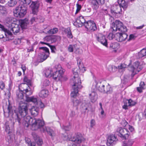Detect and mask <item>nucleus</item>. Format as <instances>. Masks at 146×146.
Masks as SVG:
<instances>
[{"instance_id":"f257e3e1","label":"nucleus","mask_w":146,"mask_h":146,"mask_svg":"<svg viewBox=\"0 0 146 146\" xmlns=\"http://www.w3.org/2000/svg\"><path fill=\"white\" fill-rule=\"evenodd\" d=\"M8 102V105L7 106V111L5 112L3 110L4 116L6 118L11 116L15 119L16 122H18L19 125H20L22 118L26 116L28 114L29 105L25 103L20 104L19 111H18L15 110L9 100Z\"/></svg>"},{"instance_id":"f03ea898","label":"nucleus","mask_w":146,"mask_h":146,"mask_svg":"<svg viewBox=\"0 0 146 146\" xmlns=\"http://www.w3.org/2000/svg\"><path fill=\"white\" fill-rule=\"evenodd\" d=\"M23 118V125L24 128L26 129H27L30 125H31V129L32 130H36L38 129L40 124L41 125L43 124L42 120L35 118L33 119L29 115H26Z\"/></svg>"},{"instance_id":"7ed1b4c3","label":"nucleus","mask_w":146,"mask_h":146,"mask_svg":"<svg viewBox=\"0 0 146 146\" xmlns=\"http://www.w3.org/2000/svg\"><path fill=\"white\" fill-rule=\"evenodd\" d=\"M20 86H24L27 87L26 89H24V93L25 94V100L28 102H32L35 104H37V100L34 97H29V96L32 94V90L33 89L32 83H23L21 84Z\"/></svg>"},{"instance_id":"20e7f679","label":"nucleus","mask_w":146,"mask_h":146,"mask_svg":"<svg viewBox=\"0 0 146 146\" xmlns=\"http://www.w3.org/2000/svg\"><path fill=\"white\" fill-rule=\"evenodd\" d=\"M30 2V0H21V1L20 2V4L13 11L15 16L17 17H23L27 13V6Z\"/></svg>"},{"instance_id":"39448f33","label":"nucleus","mask_w":146,"mask_h":146,"mask_svg":"<svg viewBox=\"0 0 146 146\" xmlns=\"http://www.w3.org/2000/svg\"><path fill=\"white\" fill-rule=\"evenodd\" d=\"M55 67L56 68L57 70L53 73L52 75L53 79L56 81H66L68 78L66 76L63 77L62 76L65 72V70L61 68L60 65L56 66Z\"/></svg>"},{"instance_id":"423d86ee","label":"nucleus","mask_w":146,"mask_h":146,"mask_svg":"<svg viewBox=\"0 0 146 146\" xmlns=\"http://www.w3.org/2000/svg\"><path fill=\"white\" fill-rule=\"evenodd\" d=\"M0 28L2 29L5 33L10 35H12V33L14 34L18 33L20 30V27L19 25L15 23L12 24L11 26L9 27L8 30L5 28L3 25L0 24Z\"/></svg>"},{"instance_id":"0eeeda50","label":"nucleus","mask_w":146,"mask_h":146,"mask_svg":"<svg viewBox=\"0 0 146 146\" xmlns=\"http://www.w3.org/2000/svg\"><path fill=\"white\" fill-rule=\"evenodd\" d=\"M143 68L142 64L139 63L138 61L135 62L133 65L128 66V70L132 72L131 75L133 76L139 72Z\"/></svg>"},{"instance_id":"6e6552de","label":"nucleus","mask_w":146,"mask_h":146,"mask_svg":"<svg viewBox=\"0 0 146 146\" xmlns=\"http://www.w3.org/2000/svg\"><path fill=\"white\" fill-rule=\"evenodd\" d=\"M68 139L76 143L70 144L69 145V146H80V144L85 140V139L82 137V134L80 133H77L74 136L69 138Z\"/></svg>"},{"instance_id":"1a4fd4ad","label":"nucleus","mask_w":146,"mask_h":146,"mask_svg":"<svg viewBox=\"0 0 146 146\" xmlns=\"http://www.w3.org/2000/svg\"><path fill=\"white\" fill-rule=\"evenodd\" d=\"M111 30L114 32L118 30L122 32H125L127 31V28L123 25L122 23L120 21L117 20L114 23L113 26L111 27Z\"/></svg>"},{"instance_id":"9d476101","label":"nucleus","mask_w":146,"mask_h":146,"mask_svg":"<svg viewBox=\"0 0 146 146\" xmlns=\"http://www.w3.org/2000/svg\"><path fill=\"white\" fill-rule=\"evenodd\" d=\"M82 87L81 83H74L72 87L73 91L70 94L72 99L76 98V97L77 96L78 94L79 90L81 89Z\"/></svg>"},{"instance_id":"9b49d317","label":"nucleus","mask_w":146,"mask_h":146,"mask_svg":"<svg viewBox=\"0 0 146 146\" xmlns=\"http://www.w3.org/2000/svg\"><path fill=\"white\" fill-rule=\"evenodd\" d=\"M116 134L121 138L126 139L128 138L129 132L125 128L119 127L117 129Z\"/></svg>"},{"instance_id":"f8f14e48","label":"nucleus","mask_w":146,"mask_h":146,"mask_svg":"<svg viewBox=\"0 0 146 146\" xmlns=\"http://www.w3.org/2000/svg\"><path fill=\"white\" fill-rule=\"evenodd\" d=\"M42 121L43 124L41 125L40 124V126H39L38 129H40V131L42 133H45L47 132L48 134L50 136L52 137L54 135V131L50 127L44 126V122L42 120Z\"/></svg>"},{"instance_id":"ddd939ff","label":"nucleus","mask_w":146,"mask_h":146,"mask_svg":"<svg viewBox=\"0 0 146 146\" xmlns=\"http://www.w3.org/2000/svg\"><path fill=\"white\" fill-rule=\"evenodd\" d=\"M85 27L90 32H93L97 30L96 25L93 21H88L84 24Z\"/></svg>"},{"instance_id":"4468645a","label":"nucleus","mask_w":146,"mask_h":146,"mask_svg":"<svg viewBox=\"0 0 146 146\" xmlns=\"http://www.w3.org/2000/svg\"><path fill=\"white\" fill-rule=\"evenodd\" d=\"M110 11L112 15L115 16L117 14L121 13V9L120 5H114L111 6Z\"/></svg>"},{"instance_id":"2eb2a0df","label":"nucleus","mask_w":146,"mask_h":146,"mask_svg":"<svg viewBox=\"0 0 146 146\" xmlns=\"http://www.w3.org/2000/svg\"><path fill=\"white\" fill-rule=\"evenodd\" d=\"M105 0H91V4L92 8L97 10L99 7L100 5H103L104 4Z\"/></svg>"},{"instance_id":"dca6fc26","label":"nucleus","mask_w":146,"mask_h":146,"mask_svg":"<svg viewBox=\"0 0 146 146\" xmlns=\"http://www.w3.org/2000/svg\"><path fill=\"white\" fill-rule=\"evenodd\" d=\"M86 23L84 17L81 16L76 19L74 23V25L76 27H81Z\"/></svg>"},{"instance_id":"f3484780","label":"nucleus","mask_w":146,"mask_h":146,"mask_svg":"<svg viewBox=\"0 0 146 146\" xmlns=\"http://www.w3.org/2000/svg\"><path fill=\"white\" fill-rule=\"evenodd\" d=\"M124 105L123 106V108L125 110L128 109L129 106H135L136 103L131 99L127 100L124 102Z\"/></svg>"},{"instance_id":"a211bd4d","label":"nucleus","mask_w":146,"mask_h":146,"mask_svg":"<svg viewBox=\"0 0 146 146\" xmlns=\"http://www.w3.org/2000/svg\"><path fill=\"white\" fill-rule=\"evenodd\" d=\"M117 140L116 136L113 134L110 135L107 139V145L108 146L112 145L115 143V142Z\"/></svg>"},{"instance_id":"6ab92c4d","label":"nucleus","mask_w":146,"mask_h":146,"mask_svg":"<svg viewBox=\"0 0 146 146\" xmlns=\"http://www.w3.org/2000/svg\"><path fill=\"white\" fill-rule=\"evenodd\" d=\"M96 38L97 40L103 45L107 46L108 45L107 40L104 36L101 34H99L97 36Z\"/></svg>"},{"instance_id":"aec40b11","label":"nucleus","mask_w":146,"mask_h":146,"mask_svg":"<svg viewBox=\"0 0 146 146\" xmlns=\"http://www.w3.org/2000/svg\"><path fill=\"white\" fill-rule=\"evenodd\" d=\"M89 98L90 101L92 103L95 102L98 99V95L96 92V90L94 89L93 91L89 94Z\"/></svg>"},{"instance_id":"412c9836","label":"nucleus","mask_w":146,"mask_h":146,"mask_svg":"<svg viewBox=\"0 0 146 146\" xmlns=\"http://www.w3.org/2000/svg\"><path fill=\"white\" fill-rule=\"evenodd\" d=\"M32 135L37 144L39 146H41L43 143L42 139L40 138L39 136L35 132H32Z\"/></svg>"},{"instance_id":"4be33fe9","label":"nucleus","mask_w":146,"mask_h":146,"mask_svg":"<svg viewBox=\"0 0 146 146\" xmlns=\"http://www.w3.org/2000/svg\"><path fill=\"white\" fill-rule=\"evenodd\" d=\"M31 7H32L33 13L34 15H36L39 7L38 2L33 1L31 5Z\"/></svg>"},{"instance_id":"5701e85b","label":"nucleus","mask_w":146,"mask_h":146,"mask_svg":"<svg viewBox=\"0 0 146 146\" xmlns=\"http://www.w3.org/2000/svg\"><path fill=\"white\" fill-rule=\"evenodd\" d=\"M40 49H42L45 52V53L42 57H41V62H42L45 60L49 56V52L48 49L46 47H42L39 48Z\"/></svg>"},{"instance_id":"b1692460","label":"nucleus","mask_w":146,"mask_h":146,"mask_svg":"<svg viewBox=\"0 0 146 146\" xmlns=\"http://www.w3.org/2000/svg\"><path fill=\"white\" fill-rule=\"evenodd\" d=\"M105 85L102 83H96L94 85H93L92 88L96 87L99 91L103 92L105 91Z\"/></svg>"},{"instance_id":"393cba45","label":"nucleus","mask_w":146,"mask_h":146,"mask_svg":"<svg viewBox=\"0 0 146 146\" xmlns=\"http://www.w3.org/2000/svg\"><path fill=\"white\" fill-rule=\"evenodd\" d=\"M129 1V0H118V2L121 7L125 10L128 7Z\"/></svg>"},{"instance_id":"a878e982","label":"nucleus","mask_w":146,"mask_h":146,"mask_svg":"<svg viewBox=\"0 0 146 146\" xmlns=\"http://www.w3.org/2000/svg\"><path fill=\"white\" fill-rule=\"evenodd\" d=\"M30 111L32 115L36 116L38 114V108L36 106H33L30 109Z\"/></svg>"},{"instance_id":"bb28decb","label":"nucleus","mask_w":146,"mask_h":146,"mask_svg":"<svg viewBox=\"0 0 146 146\" xmlns=\"http://www.w3.org/2000/svg\"><path fill=\"white\" fill-rule=\"evenodd\" d=\"M19 22L20 24V26L23 29H26L29 24L28 20L27 19L20 20Z\"/></svg>"},{"instance_id":"cd10ccee","label":"nucleus","mask_w":146,"mask_h":146,"mask_svg":"<svg viewBox=\"0 0 146 146\" xmlns=\"http://www.w3.org/2000/svg\"><path fill=\"white\" fill-rule=\"evenodd\" d=\"M48 95V91L46 89H42L39 92V96L40 98H44L47 97Z\"/></svg>"},{"instance_id":"c85d7f7f","label":"nucleus","mask_w":146,"mask_h":146,"mask_svg":"<svg viewBox=\"0 0 146 146\" xmlns=\"http://www.w3.org/2000/svg\"><path fill=\"white\" fill-rule=\"evenodd\" d=\"M77 64L79 68H82L81 70L82 72H84L86 70L85 67L83 66V65L82 62V60L80 58H77Z\"/></svg>"},{"instance_id":"c756f323","label":"nucleus","mask_w":146,"mask_h":146,"mask_svg":"<svg viewBox=\"0 0 146 146\" xmlns=\"http://www.w3.org/2000/svg\"><path fill=\"white\" fill-rule=\"evenodd\" d=\"M24 91L23 90H20L19 89L17 90L16 92V95L18 100L23 99L24 97Z\"/></svg>"},{"instance_id":"7c9ffc66","label":"nucleus","mask_w":146,"mask_h":146,"mask_svg":"<svg viewBox=\"0 0 146 146\" xmlns=\"http://www.w3.org/2000/svg\"><path fill=\"white\" fill-rule=\"evenodd\" d=\"M14 19L10 17H7L5 19L6 23L9 25V27L12 24H15V22L14 21Z\"/></svg>"},{"instance_id":"2f4dec72","label":"nucleus","mask_w":146,"mask_h":146,"mask_svg":"<svg viewBox=\"0 0 146 146\" xmlns=\"http://www.w3.org/2000/svg\"><path fill=\"white\" fill-rule=\"evenodd\" d=\"M52 72V69L51 68H49L46 69L44 71L45 76L46 77H51L52 76L51 73Z\"/></svg>"},{"instance_id":"473e14b6","label":"nucleus","mask_w":146,"mask_h":146,"mask_svg":"<svg viewBox=\"0 0 146 146\" xmlns=\"http://www.w3.org/2000/svg\"><path fill=\"white\" fill-rule=\"evenodd\" d=\"M136 88L138 92L140 93H141L142 92V90L146 88L145 83H140L139 86Z\"/></svg>"},{"instance_id":"72a5a7b5","label":"nucleus","mask_w":146,"mask_h":146,"mask_svg":"<svg viewBox=\"0 0 146 146\" xmlns=\"http://www.w3.org/2000/svg\"><path fill=\"white\" fill-rule=\"evenodd\" d=\"M138 55L139 57L142 58L146 57V49L143 48L142 49L139 53Z\"/></svg>"},{"instance_id":"f704fd0d","label":"nucleus","mask_w":146,"mask_h":146,"mask_svg":"<svg viewBox=\"0 0 146 146\" xmlns=\"http://www.w3.org/2000/svg\"><path fill=\"white\" fill-rule=\"evenodd\" d=\"M82 68H79V67L74 68L72 70V72L74 76H78L79 74L80 73V69L81 70ZM81 71L82 70H80Z\"/></svg>"},{"instance_id":"c9c22d12","label":"nucleus","mask_w":146,"mask_h":146,"mask_svg":"<svg viewBox=\"0 0 146 146\" xmlns=\"http://www.w3.org/2000/svg\"><path fill=\"white\" fill-rule=\"evenodd\" d=\"M106 85L105 88V91L104 92L107 94H110L112 92V89L108 83Z\"/></svg>"},{"instance_id":"e433bc0d","label":"nucleus","mask_w":146,"mask_h":146,"mask_svg":"<svg viewBox=\"0 0 146 146\" xmlns=\"http://www.w3.org/2000/svg\"><path fill=\"white\" fill-rule=\"evenodd\" d=\"M90 105L89 104H84L83 103L82 105L83 110L84 111V112L88 113L89 111V106Z\"/></svg>"},{"instance_id":"4c0bfd02","label":"nucleus","mask_w":146,"mask_h":146,"mask_svg":"<svg viewBox=\"0 0 146 146\" xmlns=\"http://www.w3.org/2000/svg\"><path fill=\"white\" fill-rule=\"evenodd\" d=\"M127 65L125 64H121L119 65L118 66V69L120 72H122L126 68Z\"/></svg>"},{"instance_id":"58836bf2","label":"nucleus","mask_w":146,"mask_h":146,"mask_svg":"<svg viewBox=\"0 0 146 146\" xmlns=\"http://www.w3.org/2000/svg\"><path fill=\"white\" fill-rule=\"evenodd\" d=\"M71 80L72 81L74 82H81V81H83V80H81L80 77L78 76H74Z\"/></svg>"},{"instance_id":"ea45409f","label":"nucleus","mask_w":146,"mask_h":146,"mask_svg":"<svg viewBox=\"0 0 146 146\" xmlns=\"http://www.w3.org/2000/svg\"><path fill=\"white\" fill-rule=\"evenodd\" d=\"M133 142V141L132 139H129L127 142H124L123 144V146H131Z\"/></svg>"},{"instance_id":"a19ab883","label":"nucleus","mask_w":146,"mask_h":146,"mask_svg":"<svg viewBox=\"0 0 146 146\" xmlns=\"http://www.w3.org/2000/svg\"><path fill=\"white\" fill-rule=\"evenodd\" d=\"M7 13L6 9L3 6H1L0 7V14L5 15Z\"/></svg>"},{"instance_id":"79ce46f5","label":"nucleus","mask_w":146,"mask_h":146,"mask_svg":"<svg viewBox=\"0 0 146 146\" xmlns=\"http://www.w3.org/2000/svg\"><path fill=\"white\" fill-rule=\"evenodd\" d=\"M128 35L125 32L121 33V42L125 40L127 38Z\"/></svg>"},{"instance_id":"37998d69","label":"nucleus","mask_w":146,"mask_h":146,"mask_svg":"<svg viewBox=\"0 0 146 146\" xmlns=\"http://www.w3.org/2000/svg\"><path fill=\"white\" fill-rule=\"evenodd\" d=\"M58 31V29L57 28H55L49 30L47 32V33L49 34H53L56 33Z\"/></svg>"},{"instance_id":"c03bdc74","label":"nucleus","mask_w":146,"mask_h":146,"mask_svg":"<svg viewBox=\"0 0 146 146\" xmlns=\"http://www.w3.org/2000/svg\"><path fill=\"white\" fill-rule=\"evenodd\" d=\"M74 106H78L81 103V101L76 99V98L72 99Z\"/></svg>"},{"instance_id":"a18cd8bd","label":"nucleus","mask_w":146,"mask_h":146,"mask_svg":"<svg viewBox=\"0 0 146 146\" xmlns=\"http://www.w3.org/2000/svg\"><path fill=\"white\" fill-rule=\"evenodd\" d=\"M76 45H70L68 47V51L70 52H72L73 50H74V48L76 47Z\"/></svg>"},{"instance_id":"49530a36","label":"nucleus","mask_w":146,"mask_h":146,"mask_svg":"<svg viewBox=\"0 0 146 146\" xmlns=\"http://www.w3.org/2000/svg\"><path fill=\"white\" fill-rule=\"evenodd\" d=\"M115 37L117 41L119 42H121V33H116L115 35Z\"/></svg>"},{"instance_id":"de8ad7c7","label":"nucleus","mask_w":146,"mask_h":146,"mask_svg":"<svg viewBox=\"0 0 146 146\" xmlns=\"http://www.w3.org/2000/svg\"><path fill=\"white\" fill-rule=\"evenodd\" d=\"M17 3L16 0H9V6L10 7L14 6Z\"/></svg>"},{"instance_id":"09e8293b","label":"nucleus","mask_w":146,"mask_h":146,"mask_svg":"<svg viewBox=\"0 0 146 146\" xmlns=\"http://www.w3.org/2000/svg\"><path fill=\"white\" fill-rule=\"evenodd\" d=\"M66 33L67 34V36L70 38H72L73 37L71 30L69 28H68L66 30Z\"/></svg>"},{"instance_id":"8fccbe9b","label":"nucleus","mask_w":146,"mask_h":146,"mask_svg":"<svg viewBox=\"0 0 146 146\" xmlns=\"http://www.w3.org/2000/svg\"><path fill=\"white\" fill-rule=\"evenodd\" d=\"M32 80L31 78L25 76L23 79V81L24 82H31L32 81Z\"/></svg>"},{"instance_id":"3c124183","label":"nucleus","mask_w":146,"mask_h":146,"mask_svg":"<svg viewBox=\"0 0 146 146\" xmlns=\"http://www.w3.org/2000/svg\"><path fill=\"white\" fill-rule=\"evenodd\" d=\"M49 84V83H42L40 85V86L42 88H44L48 86Z\"/></svg>"},{"instance_id":"603ef678","label":"nucleus","mask_w":146,"mask_h":146,"mask_svg":"<svg viewBox=\"0 0 146 146\" xmlns=\"http://www.w3.org/2000/svg\"><path fill=\"white\" fill-rule=\"evenodd\" d=\"M49 46L50 47L51 52L52 53H55V51L56 50V48L55 46H54L51 45L49 44Z\"/></svg>"},{"instance_id":"864d4df0","label":"nucleus","mask_w":146,"mask_h":146,"mask_svg":"<svg viewBox=\"0 0 146 146\" xmlns=\"http://www.w3.org/2000/svg\"><path fill=\"white\" fill-rule=\"evenodd\" d=\"M74 52L77 54H80L82 53V50L78 48H76V47L74 48Z\"/></svg>"},{"instance_id":"5fc2aeb1","label":"nucleus","mask_w":146,"mask_h":146,"mask_svg":"<svg viewBox=\"0 0 146 146\" xmlns=\"http://www.w3.org/2000/svg\"><path fill=\"white\" fill-rule=\"evenodd\" d=\"M48 38L49 39L51 40V41L52 42H55L56 41L55 36H49L48 37Z\"/></svg>"},{"instance_id":"6e6d98bb","label":"nucleus","mask_w":146,"mask_h":146,"mask_svg":"<svg viewBox=\"0 0 146 146\" xmlns=\"http://www.w3.org/2000/svg\"><path fill=\"white\" fill-rule=\"evenodd\" d=\"M6 129L5 131L6 132H8V133H10V127H9V125H8V123H6Z\"/></svg>"},{"instance_id":"4d7b16f0","label":"nucleus","mask_w":146,"mask_h":146,"mask_svg":"<svg viewBox=\"0 0 146 146\" xmlns=\"http://www.w3.org/2000/svg\"><path fill=\"white\" fill-rule=\"evenodd\" d=\"M117 43H111L110 44V48L111 49H115L117 47Z\"/></svg>"},{"instance_id":"13d9d810","label":"nucleus","mask_w":146,"mask_h":146,"mask_svg":"<svg viewBox=\"0 0 146 146\" xmlns=\"http://www.w3.org/2000/svg\"><path fill=\"white\" fill-rule=\"evenodd\" d=\"M77 9L76 13L78 12L81 9V5H79L78 3L76 4Z\"/></svg>"},{"instance_id":"bf43d9fd","label":"nucleus","mask_w":146,"mask_h":146,"mask_svg":"<svg viewBox=\"0 0 146 146\" xmlns=\"http://www.w3.org/2000/svg\"><path fill=\"white\" fill-rule=\"evenodd\" d=\"M114 36L112 33H110L108 36V38L110 40L112 39L114 37Z\"/></svg>"},{"instance_id":"052dcab7","label":"nucleus","mask_w":146,"mask_h":146,"mask_svg":"<svg viewBox=\"0 0 146 146\" xmlns=\"http://www.w3.org/2000/svg\"><path fill=\"white\" fill-rule=\"evenodd\" d=\"M112 71L113 72H115L118 69V67H116L115 66H112L111 67Z\"/></svg>"},{"instance_id":"680f3d73","label":"nucleus","mask_w":146,"mask_h":146,"mask_svg":"<svg viewBox=\"0 0 146 146\" xmlns=\"http://www.w3.org/2000/svg\"><path fill=\"white\" fill-rule=\"evenodd\" d=\"M135 36L133 34L130 35L129 36V38L128 40V41H129L134 38Z\"/></svg>"},{"instance_id":"e2e57ef3","label":"nucleus","mask_w":146,"mask_h":146,"mask_svg":"<svg viewBox=\"0 0 146 146\" xmlns=\"http://www.w3.org/2000/svg\"><path fill=\"white\" fill-rule=\"evenodd\" d=\"M95 125V121L93 119H92L90 121V127H92Z\"/></svg>"},{"instance_id":"0e129e2a","label":"nucleus","mask_w":146,"mask_h":146,"mask_svg":"<svg viewBox=\"0 0 146 146\" xmlns=\"http://www.w3.org/2000/svg\"><path fill=\"white\" fill-rule=\"evenodd\" d=\"M21 68L23 70V74H24L25 73V71L26 70V67L25 65H22Z\"/></svg>"},{"instance_id":"69168bd1","label":"nucleus","mask_w":146,"mask_h":146,"mask_svg":"<svg viewBox=\"0 0 146 146\" xmlns=\"http://www.w3.org/2000/svg\"><path fill=\"white\" fill-rule=\"evenodd\" d=\"M37 19V18L36 17H33L31 20V24H32L34 21H35Z\"/></svg>"},{"instance_id":"338daca9","label":"nucleus","mask_w":146,"mask_h":146,"mask_svg":"<svg viewBox=\"0 0 146 146\" xmlns=\"http://www.w3.org/2000/svg\"><path fill=\"white\" fill-rule=\"evenodd\" d=\"M13 42L15 44H19L21 42V40L20 39L18 38L17 40L14 41Z\"/></svg>"},{"instance_id":"774afa93","label":"nucleus","mask_w":146,"mask_h":146,"mask_svg":"<svg viewBox=\"0 0 146 146\" xmlns=\"http://www.w3.org/2000/svg\"><path fill=\"white\" fill-rule=\"evenodd\" d=\"M27 143L28 144L29 146H35L36 145L35 143L34 142H31L30 143L27 142Z\"/></svg>"}]
</instances>
